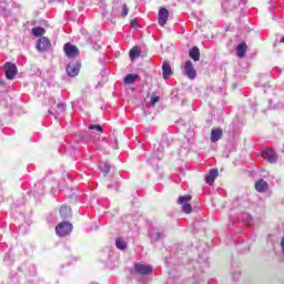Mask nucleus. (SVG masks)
Returning <instances> with one entry per match:
<instances>
[{"mask_svg": "<svg viewBox=\"0 0 284 284\" xmlns=\"http://www.w3.org/2000/svg\"><path fill=\"white\" fill-rule=\"evenodd\" d=\"M108 187L110 189V187H112V185H111V184H109V185H108Z\"/></svg>", "mask_w": 284, "mask_h": 284, "instance_id": "c85d7f7f", "label": "nucleus"}, {"mask_svg": "<svg viewBox=\"0 0 284 284\" xmlns=\"http://www.w3.org/2000/svg\"><path fill=\"white\" fill-rule=\"evenodd\" d=\"M134 270H135L136 274H140L142 276H145L148 274H152V272L154 271L151 265L142 264V263H136L134 265Z\"/></svg>", "mask_w": 284, "mask_h": 284, "instance_id": "39448f33", "label": "nucleus"}, {"mask_svg": "<svg viewBox=\"0 0 284 284\" xmlns=\"http://www.w3.org/2000/svg\"><path fill=\"white\" fill-rule=\"evenodd\" d=\"M184 74L189 79H196V69H194V64H192V61L187 60L184 64Z\"/></svg>", "mask_w": 284, "mask_h": 284, "instance_id": "6e6552de", "label": "nucleus"}, {"mask_svg": "<svg viewBox=\"0 0 284 284\" xmlns=\"http://www.w3.org/2000/svg\"><path fill=\"white\" fill-rule=\"evenodd\" d=\"M81 70V63L79 61H72L67 65V73L69 77H77Z\"/></svg>", "mask_w": 284, "mask_h": 284, "instance_id": "423d86ee", "label": "nucleus"}, {"mask_svg": "<svg viewBox=\"0 0 284 284\" xmlns=\"http://www.w3.org/2000/svg\"><path fill=\"white\" fill-rule=\"evenodd\" d=\"M60 215L62 219H68V216H70V209L67 205H62L60 207Z\"/></svg>", "mask_w": 284, "mask_h": 284, "instance_id": "412c9836", "label": "nucleus"}, {"mask_svg": "<svg viewBox=\"0 0 284 284\" xmlns=\"http://www.w3.org/2000/svg\"><path fill=\"white\" fill-rule=\"evenodd\" d=\"M160 99L161 98H159V97H152L151 98V105H156V103H159Z\"/></svg>", "mask_w": 284, "mask_h": 284, "instance_id": "393cba45", "label": "nucleus"}, {"mask_svg": "<svg viewBox=\"0 0 284 284\" xmlns=\"http://www.w3.org/2000/svg\"><path fill=\"white\" fill-rule=\"evenodd\" d=\"M100 170L108 174V172H110V164L108 162L100 163Z\"/></svg>", "mask_w": 284, "mask_h": 284, "instance_id": "5701e85b", "label": "nucleus"}, {"mask_svg": "<svg viewBox=\"0 0 284 284\" xmlns=\"http://www.w3.org/2000/svg\"><path fill=\"white\" fill-rule=\"evenodd\" d=\"M136 79H139V75L130 73L124 78V83H126V85H130V84L134 83V81H136Z\"/></svg>", "mask_w": 284, "mask_h": 284, "instance_id": "aec40b11", "label": "nucleus"}, {"mask_svg": "<svg viewBox=\"0 0 284 284\" xmlns=\"http://www.w3.org/2000/svg\"><path fill=\"white\" fill-rule=\"evenodd\" d=\"M189 57L193 59V61H200L201 60V51L199 48L194 47L193 49L190 50Z\"/></svg>", "mask_w": 284, "mask_h": 284, "instance_id": "f3484780", "label": "nucleus"}, {"mask_svg": "<svg viewBox=\"0 0 284 284\" xmlns=\"http://www.w3.org/2000/svg\"><path fill=\"white\" fill-rule=\"evenodd\" d=\"M190 201H192V195H183L178 200L179 205H182V212L185 214H190V212H192V205L190 204Z\"/></svg>", "mask_w": 284, "mask_h": 284, "instance_id": "f257e3e1", "label": "nucleus"}, {"mask_svg": "<svg viewBox=\"0 0 284 284\" xmlns=\"http://www.w3.org/2000/svg\"><path fill=\"white\" fill-rule=\"evenodd\" d=\"M216 176H219L217 169H211L209 174L205 176V182L207 185H214V181H216Z\"/></svg>", "mask_w": 284, "mask_h": 284, "instance_id": "9b49d317", "label": "nucleus"}, {"mask_svg": "<svg viewBox=\"0 0 284 284\" xmlns=\"http://www.w3.org/2000/svg\"><path fill=\"white\" fill-rule=\"evenodd\" d=\"M162 74H163V79H168L169 77H172V67L170 65V63L163 62Z\"/></svg>", "mask_w": 284, "mask_h": 284, "instance_id": "dca6fc26", "label": "nucleus"}, {"mask_svg": "<svg viewBox=\"0 0 284 284\" xmlns=\"http://www.w3.org/2000/svg\"><path fill=\"white\" fill-rule=\"evenodd\" d=\"M149 234L153 243H156V241H161V239H163V232L156 229H153L152 231H150Z\"/></svg>", "mask_w": 284, "mask_h": 284, "instance_id": "f8f14e48", "label": "nucleus"}, {"mask_svg": "<svg viewBox=\"0 0 284 284\" xmlns=\"http://www.w3.org/2000/svg\"><path fill=\"white\" fill-rule=\"evenodd\" d=\"M115 245L118 250H125L128 247V244L125 243V241L122 240V237H118L115 240Z\"/></svg>", "mask_w": 284, "mask_h": 284, "instance_id": "4be33fe9", "label": "nucleus"}, {"mask_svg": "<svg viewBox=\"0 0 284 284\" xmlns=\"http://www.w3.org/2000/svg\"><path fill=\"white\" fill-rule=\"evenodd\" d=\"M17 72H18L17 64L12 62H7L4 64V74H6V78L9 79L10 81L14 79V77H17Z\"/></svg>", "mask_w": 284, "mask_h": 284, "instance_id": "20e7f679", "label": "nucleus"}, {"mask_svg": "<svg viewBox=\"0 0 284 284\" xmlns=\"http://www.w3.org/2000/svg\"><path fill=\"white\" fill-rule=\"evenodd\" d=\"M139 26V22L136 20L131 21V28H136Z\"/></svg>", "mask_w": 284, "mask_h": 284, "instance_id": "cd10ccee", "label": "nucleus"}, {"mask_svg": "<svg viewBox=\"0 0 284 284\" xmlns=\"http://www.w3.org/2000/svg\"><path fill=\"white\" fill-rule=\"evenodd\" d=\"M221 136H223V130H221V129H212V132H211V141H212V143H216V141L221 140Z\"/></svg>", "mask_w": 284, "mask_h": 284, "instance_id": "2eb2a0df", "label": "nucleus"}, {"mask_svg": "<svg viewBox=\"0 0 284 284\" xmlns=\"http://www.w3.org/2000/svg\"><path fill=\"white\" fill-rule=\"evenodd\" d=\"M262 156L265 161H268V163H276V161H278V155H276V152L272 149L264 150Z\"/></svg>", "mask_w": 284, "mask_h": 284, "instance_id": "0eeeda50", "label": "nucleus"}, {"mask_svg": "<svg viewBox=\"0 0 284 284\" xmlns=\"http://www.w3.org/2000/svg\"><path fill=\"white\" fill-rule=\"evenodd\" d=\"M52 44L50 43V39L42 37L39 39L38 44H37V49L40 52H45L47 50H50V47Z\"/></svg>", "mask_w": 284, "mask_h": 284, "instance_id": "9d476101", "label": "nucleus"}, {"mask_svg": "<svg viewBox=\"0 0 284 284\" xmlns=\"http://www.w3.org/2000/svg\"><path fill=\"white\" fill-rule=\"evenodd\" d=\"M129 57L131 61H134V59H139L141 57V50L138 47H134L130 50Z\"/></svg>", "mask_w": 284, "mask_h": 284, "instance_id": "a211bd4d", "label": "nucleus"}, {"mask_svg": "<svg viewBox=\"0 0 284 284\" xmlns=\"http://www.w3.org/2000/svg\"><path fill=\"white\" fill-rule=\"evenodd\" d=\"M246 225H248V227H252L253 223H252V216L246 214Z\"/></svg>", "mask_w": 284, "mask_h": 284, "instance_id": "bb28decb", "label": "nucleus"}, {"mask_svg": "<svg viewBox=\"0 0 284 284\" xmlns=\"http://www.w3.org/2000/svg\"><path fill=\"white\" fill-rule=\"evenodd\" d=\"M31 32L33 37H43V34H45V29H43V27H34Z\"/></svg>", "mask_w": 284, "mask_h": 284, "instance_id": "6ab92c4d", "label": "nucleus"}, {"mask_svg": "<svg viewBox=\"0 0 284 284\" xmlns=\"http://www.w3.org/2000/svg\"><path fill=\"white\" fill-rule=\"evenodd\" d=\"M63 51L69 59H77L79 57V48L70 42L64 44Z\"/></svg>", "mask_w": 284, "mask_h": 284, "instance_id": "7ed1b4c3", "label": "nucleus"}, {"mask_svg": "<svg viewBox=\"0 0 284 284\" xmlns=\"http://www.w3.org/2000/svg\"><path fill=\"white\" fill-rule=\"evenodd\" d=\"M89 130H97L98 132H103V126L101 124H91Z\"/></svg>", "mask_w": 284, "mask_h": 284, "instance_id": "b1692460", "label": "nucleus"}, {"mask_svg": "<svg viewBox=\"0 0 284 284\" xmlns=\"http://www.w3.org/2000/svg\"><path fill=\"white\" fill-rule=\"evenodd\" d=\"M55 232L58 236H68L72 232V224L70 222H62L57 225Z\"/></svg>", "mask_w": 284, "mask_h": 284, "instance_id": "f03ea898", "label": "nucleus"}, {"mask_svg": "<svg viewBox=\"0 0 284 284\" xmlns=\"http://www.w3.org/2000/svg\"><path fill=\"white\" fill-rule=\"evenodd\" d=\"M247 52V44L245 42H242L236 48V54L240 59H243Z\"/></svg>", "mask_w": 284, "mask_h": 284, "instance_id": "4468645a", "label": "nucleus"}, {"mask_svg": "<svg viewBox=\"0 0 284 284\" xmlns=\"http://www.w3.org/2000/svg\"><path fill=\"white\" fill-rule=\"evenodd\" d=\"M168 19H170V11L165 8H161L158 13L159 26H165V23H168Z\"/></svg>", "mask_w": 284, "mask_h": 284, "instance_id": "1a4fd4ad", "label": "nucleus"}, {"mask_svg": "<svg viewBox=\"0 0 284 284\" xmlns=\"http://www.w3.org/2000/svg\"><path fill=\"white\" fill-rule=\"evenodd\" d=\"M122 17H128V6L126 4L122 6Z\"/></svg>", "mask_w": 284, "mask_h": 284, "instance_id": "a878e982", "label": "nucleus"}, {"mask_svg": "<svg viewBox=\"0 0 284 284\" xmlns=\"http://www.w3.org/2000/svg\"><path fill=\"white\" fill-rule=\"evenodd\" d=\"M270 185L267 184V182H265V180H258L255 183V190L257 192H267Z\"/></svg>", "mask_w": 284, "mask_h": 284, "instance_id": "ddd939ff", "label": "nucleus"}]
</instances>
